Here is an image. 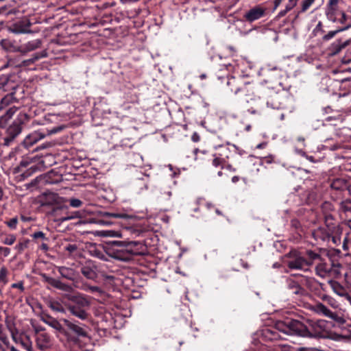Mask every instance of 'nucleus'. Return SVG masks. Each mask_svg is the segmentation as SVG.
<instances>
[{
    "instance_id": "nucleus-1",
    "label": "nucleus",
    "mask_w": 351,
    "mask_h": 351,
    "mask_svg": "<svg viewBox=\"0 0 351 351\" xmlns=\"http://www.w3.org/2000/svg\"><path fill=\"white\" fill-rule=\"evenodd\" d=\"M339 0H329L326 9V15L327 19L332 23H338L343 25L342 28L348 29L351 27V16L340 10L338 6Z\"/></svg>"
},
{
    "instance_id": "nucleus-2",
    "label": "nucleus",
    "mask_w": 351,
    "mask_h": 351,
    "mask_svg": "<svg viewBox=\"0 0 351 351\" xmlns=\"http://www.w3.org/2000/svg\"><path fill=\"white\" fill-rule=\"evenodd\" d=\"M276 328L281 332L289 335L310 337L311 332L306 326L298 320L292 319L286 322H278Z\"/></svg>"
},
{
    "instance_id": "nucleus-3",
    "label": "nucleus",
    "mask_w": 351,
    "mask_h": 351,
    "mask_svg": "<svg viewBox=\"0 0 351 351\" xmlns=\"http://www.w3.org/2000/svg\"><path fill=\"white\" fill-rule=\"evenodd\" d=\"M117 246L123 247L117 252L115 258L121 261H128L132 256L143 254V245L139 241L125 242L121 241H114Z\"/></svg>"
},
{
    "instance_id": "nucleus-4",
    "label": "nucleus",
    "mask_w": 351,
    "mask_h": 351,
    "mask_svg": "<svg viewBox=\"0 0 351 351\" xmlns=\"http://www.w3.org/2000/svg\"><path fill=\"white\" fill-rule=\"evenodd\" d=\"M342 265L338 262L326 263L322 258L315 267L316 274L322 278H338L341 275Z\"/></svg>"
},
{
    "instance_id": "nucleus-5",
    "label": "nucleus",
    "mask_w": 351,
    "mask_h": 351,
    "mask_svg": "<svg viewBox=\"0 0 351 351\" xmlns=\"http://www.w3.org/2000/svg\"><path fill=\"white\" fill-rule=\"evenodd\" d=\"M63 128V126H58L54 127L51 130H47V131H34L26 136V137L23 140V144L25 147L29 148L35 143H36L38 141L45 138L47 135H51L58 133L62 131Z\"/></svg>"
},
{
    "instance_id": "nucleus-6",
    "label": "nucleus",
    "mask_w": 351,
    "mask_h": 351,
    "mask_svg": "<svg viewBox=\"0 0 351 351\" xmlns=\"http://www.w3.org/2000/svg\"><path fill=\"white\" fill-rule=\"evenodd\" d=\"M288 260L286 261L287 267L291 269L307 271L308 267L306 258L302 254L293 250L287 254Z\"/></svg>"
},
{
    "instance_id": "nucleus-7",
    "label": "nucleus",
    "mask_w": 351,
    "mask_h": 351,
    "mask_svg": "<svg viewBox=\"0 0 351 351\" xmlns=\"http://www.w3.org/2000/svg\"><path fill=\"white\" fill-rule=\"evenodd\" d=\"M309 309L316 314L327 317L339 324H343L345 319L337 313L331 311L326 306L320 302H317L309 306Z\"/></svg>"
},
{
    "instance_id": "nucleus-8",
    "label": "nucleus",
    "mask_w": 351,
    "mask_h": 351,
    "mask_svg": "<svg viewBox=\"0 0 351 351\" xmlns=\"http://www.w3.org/2000/svg\"><path fill=\"white\" fill-rule=\"evenodd\" d=\"M309 326L311 335L323 336L325 333L329 332L332 323L324 319H318L310 321Z\"/></svg>"
},
{
    "instance_id": "nucleus-9",
    "label": "nucleus",
    "mask_w": 351,
    "mask_h": 351,
    "mask_svg": "<svg viewBox=\"0 0 351 351\" xmlns=\"http://www.w3.org/2000/svg\"><path fill=\"white\" fill-rule=\"evenodd\" d=\"M21 131L22 127L12 123L6 130L5 135L3 138V144L6 146L10 145L15 138L21 134Z\"/></svg>"
},
{
    "instance_id": "nucleus-10",
    "label": "nucleus",
    "mask_w": 351,
    "mask_h": 351,
    "mask_svg": "<svg viewBox=\"0 0 351 351\" xmlns=\"http://www.w3.org/2000/svg\"><path fill=\"white\" fill-rule=\"evenodd\" d=\"M31 26L30 22L28 21H19L12 24L9 30L14 34H26L30 33L32 31L29 29Z\"/></svg>"
},
{
    "instance_id": "nucleus-11",
    "label": "nucleus",
    "mask_w": 351,
    "mask_h": 351,
    "mask_svg": "<svg viewBox=\"0 0 351 351\" xmlns=\"http://www.w3.org/2000/svg\"><path fill=\"white\" fill-rule=\"evenodd\" d=\"M265 13V8L261 6H255L245 12L244 18L249 22H253L263 17Z\"/></svg>"
},
{
    "instance_id": "nucleus-12",
    "label": "nucleus",
    "mask_w": 351,
    "mask_h": 351,
    "mask_svg": "<svg viewBox=\"0 0 351 351\" xmlns=\"http://www.w3.org/2000/svg\"><path fill=\"white\" fill-rule=\"evenodd\" d=\"M328 284L335 293L340 297L344 298L348 301H351V295L341 284L335 280H329Z\"/></svg>"
},
{
    "instance_id": "nucleus-13",
    "label": "nucleus",
    "mask_w": 351,
    "mask_h": 351,
    "mask_svg": "<svg viewBox=\"0 0 351 351\" xmlns=\"http://www.w3.org/2000/svg\"><path fill=\"white\" fill-rule=\"evenodd\" d=\"M314 239L317 241L330 243V234L325 228H318L312 233Z\"/></svg>"
},
{
    "instance_id": "nucleus-14",
    "label": "nucleus",
    "mask_w": 351,
    "mask_h": 351,
    "mask_svg": "<svg viewBox=\"0 0 351 351\" xmlns=\"http://www.w3.org/2000/svg\"><path fill=\"white\" fill-rule=\"evenodd\" d=\"M95 266L93 263L91 261H87L86 263L82 267L81 272L88 279L93 280L96 278L97 274L95 272Z\"/></svg>"
},
{
    "instance_id": "nucleus-15",
    "label": "nucleus",
    "mask_w": 351,
    "mask_h": 351,
    "mask_svg": "<svg viewBox=\"0 0 351 351\" xmlns=\"http://www.w3.org/2000/svg\"><path fill=\"white\" fill-rule=\"evenodd\" d=\"M42 42L40 39H35L26 43L19 47V51L21 53H27L40 47Z\"/></svg>"
},
{
    "instance_id": "nucleus-16",
    "label": "nucleus",
    "mask_w": 351,
    "mask_h": 351,
    "mask_svg": "<svg viewBox=\"0 0 351 351\" xmlns=\"http://www.w3.org/2000/svg\"><path fill=\"white\" fill-rule=\"evenodd\" d=\"M47 282L52 287L65 292H71L73 288L71 285L64 283L58 279L47 278Z\"/></svg>"
},
{
    "instance_id": "nucleus-17",
    "label": "nucleus",
    "mask_w": 351,
    "mask_h": 351,
    "mask_svg": "<svg viewBox=\"0 0 351 351\" xmlns=\"http://www.w3.org/2000/svg\"><path fill=\"white\" fill-rule=\"evenodd\" d=\"M58 271L62 278L67 280L74 281L77 278L76 271L72 268L61 266L58 267Z\"/></svg>"
},
{
    "instance_id": "nucleus-18",
    "label": "nucleus",
    "mask_w": 351,
    "mask_h": 351,
    "mask_svg": "<svg viewBox=\"0 0 351 351\" xmlns=\"http://www.w3.org/2000/svg\"><path fill=\"white\" fill-rule=\"evenodd\" d=\"M62 320L70 330L78 336L86 337L87 335L86 331L81 326L73 323L66 319H62Z\"/></svg>"
},
{
    "instance_id": "nucleus-19",
    "label": "nucleus",
    "mask_w": 351,
    "mask_h": 351,
    "mask_svg": "<svg viewBox=\"0 0 351 351\" xmlns=\"http://www.w3.org/2000/svg\"><path fill=\"white\" fill-rule=\"evenodd\" d=\"M41 320L45 323L46 324L49 325L51 328H54L55 330L58 331H62V326L60 324V323L55 318L52 317L51 316L44 314L41 317Z\"/></svg>"
},
{
    "instance_id": "nucleus-20",
    "label": "nucleus",
    "mask_w": 351,
    "mask_h": 351,
    "mask_svg": "<svg viewBox=\"0 0 351 351\" xmlns=\"http://www.w3.org/2000/svg\"><path fill=\"white\" fill-rule=\"evenodd\" d=\"M69 299L74 303L73 305H76L83 308L88 307L90 305L89 301L82 294L72 295Z\"/></svg>"
},
{
    "instance_id": "nucleus-21",
    "label": "nucleus",
    "mask_w": 351,
    "mask_h": 351,
    "mask_svg": "<svg viewBox=\"0 0 351 351\" xmlns=\"http://www.w3.org/2000/svg\"><path fill=\"white\" fill-rule=\"evenodd\" d=\"M306 257H305V258H306L308 268L310 266H311L312 265H313L314 263L317 264V263L321 261L322 258V256H320V254H319L318 253H316L312 250L306 251Z\"/></svg>"
},
{
    "instance_id": "nucleus-22",
    "label": "nucleus",
    "mask_w": 351,
    "mask_h": 351,
    "mask_svg": "<svg viewBox=\"0 0 351 351\" xmlns=\"http://www.w3.org/2000/svg\"><path fill=\"white\" fill-rule=\"evenodd\" d=\"M350 44V40L342 43L340 40L334 42L330 47L329 50L332 55L338 54L343 49Z\"/></svg>"
},
{
    "instance_id": "nucleus-23",
    "label": "nucleus",
    "mask_w": 351,
    "mask_h": 351,
    "mask_svg": "<svg viewBox=\"0 0 351 351\" xmlns=\"http://www.w3.org/2000/svg\"><path fill=\"white\" fill-rule=\"evenodd\" d=\"M69 310L72 315L80 319L84 320L88 317V313L86 312L84 308L77 306L76 305H69Z\"/></svg>"
},
{
    "instance_id": "nucleus-24",
    "label": "nucleus",
    "mask_w": 351,
    "mask_h": 351,
    "mask_svg": "<svg viewBox=\"0 0 351 351\" xmlns=\"http://www.w3.org/2000/svg\"><path fill=\"white\" fill-rule=\"evenodd\" d=\"M171 196V190L169 186L164 185L160 188L159 195H158V201L163 202L170 199Z\"/></svg>"
},
{
    "instance_id": "nucleus-25",
    "label": "nucleus",
    "mask_w": 351,
    "mask_h": 351,
    "mask_svg": "<svg viewBox=\"0 0 351 351\" xmlns=\"http://www.w3.org/2000/svg\"><path fill=\"white\" fill-rule=\"evenodd\" d=\"M12 339L16 343H20L22 347L27 351H33L32 342L28 335L21 337L19 340L12 335Z\"/></svg>"
},
{
    "instance_id": "nucleus-26",
    "label": "nucleus",
    "mask_w": 351,
    "mask_h": 351,
    "mask_svg": "<svg viewBox=\"0 0 351 351\" xmlns=\"http://www.w3.org/2000/svg\"><path fill=\"white\" fill-rule=\"evenodd\" d=\"M14 88L13 83L8 77L4 75H0V91H10Z\"/></svg>"
},
{
    "instance_id": "nucleus-27",
    "label": "nucleus",
    "mask_w": 351,
    "mask_h": 351,
    "mask_svg": "<svg viewBox=\"0 0 351 351\" xmlns=\"http://www.w3.org/2000/svg\"><path fill=\"white\" fill-rule=\"evenodd\" d=\"M49 343V336L47 333L39 334L36 338V344L39 349L44 350Z\"/></svg>"
},
{
    "instance_id": "nucleus-28",
    "label": "nucleus",
    "mask_w": 351,
    "mask_h": 351,
    "mask_svg": "<svg viewBox=\"0 0 351 351\" xmlns=\"http://www.w3.org/2000/svg\"><path fill=\"white\" fill-rule=\"evenodd\" d=\"M31 117L27 112L21 111L17 114V117L13 123L21 127L22 125H25L28 123Z\"/></svg>"
},
{
    "instance_id": "nucleus-29",
    "label": "nucleus",
    "mask_w": 351,
    "mask_h": 351,
    "mask_svg": "<svg viewBox=\"0 0 351 351\" xmlns=\"http://www.w3.org/2000/svg\"><path fill=\"white\" fill-rule=\"evenodd\" d=\"M16 110V107H11L6 111L5 114L0 117V127L5 126L7 121L15 114Z\"/></svg>"
},
{
    "instance_id": "nucleus-30",
    "label": "nucleus",
    "mask_w": 351,
    "mask_h": 351,
    "mask_svg": "<svg viewBox=\"0 0 351 351\" xmlns=\"http://www.w3.org/2000/svg\"><path fill=\"white\" fill-rule=\"evenodd\" d=\"M16 98L14 96V93H10L3 97L0 101V110H3L8 107L9 105L15 102Z\"/></svg>"
},
{
    "instance_id": "nucleus-31",
    "label": "nucleus",
    "mask_w": 351,
    "mask_h": 351,
    "mask_svg": "<svg viewBox=\"0 0 351 351\" xmlns=\"http://www.w3.org/2000/svg\"><path fill=\"white\" fill-rule=\"evenodd\" d=\"M339 210L346 215H351V200L346 199L339 203Z\"/></svg>"
},
{
    "instance_id": "nucleus-32",
    "label": "nucleus",
    "mask_w": 351,
    "mask_h": 351,
    "mask_svg": "<svg viewBox=\"0 0 351 351\" xmlns=\"http://www.w3.org/2000/svg\"><path fill=\"white\" fill-rule=\"evenodd\" d=\"M64 250L66 251L70 256H77L80 254L79 246L76 243H69L64 247Z\"/></svg>"
},
{
    "instance_id": "nucleus-33",
    "label": "nucleus",
    "mask_w": 351,
    "mask_h": 351,
    "mask_svg": "<svg viewBox=\"0 0 351 351\" xmlns=\"http://www.w3.org/2000/svg\"><path fill=\"white\" fill-rule=\"evenodd\" d=\"M49 307L53 311L59 313H65V309L62 304L58 301H50L48 304Z\"/></svg>"
},
{
    "instance_id": "nucleus-34",
    "label": "nucleus",
    "mask_w": 351,
    "mask_h": 351,
    "mask_svg": "<svg viewBox=\"0 0 351 351\" xmlns=\"http://www.w3.org/2000/svg\"><path fill=\"white\" fill-rule=\"evenodd\" d=\"M346 30V29L341 27L334 31H330L322 37V40L324 41H328L330 39L333 38L338 33Z\"/></svg>"
},
{
    "instance_id": "nucleus-35",
    "label": "nucleus",
    "mask_w": 351,
    "mask_h": 351,
    "mask_svg": "<svg viewBox=\"0 0 351 351\" xmlns=\"http://www.w3.org/2000/svg\"><path fill=\"white\" fill-rule=\"evenodd\" d=\"M104 217H113V218H119V219H127L128 217L127 214L125 213H110V212H104L102 214Z\"/></svg>"
},
{
    "instance_id": "nucleus-36",
    "label": "nucleus",
    "mask_w": 351,
    "mask_h": 351,
    "mask_svg": "<svg viewBox=\"0 0 351 351\" xmlns=\"http://www.w3.org/2000/svg\"><path fill=\"white\" fill-rule=\"evenodd\" d=\"M321 299L323 301L326 302L330 306H332L334 308H337L338 307V304L336 300L330 295H323L321 297Z\"/></svg>"
},
{
    "instance_id": "nucleus-37",
    "label": "nucleus",
    "mask_w": 351,
    "mask_h": 351,
    "mask_svg": "<svg viewBox=\"0 0 351 351\" xmlns=\"http://www.w3.org/2000/svg\"><path fill=\"white\" fill-rule=\"evenodd\" d=\"M8 270L6 267H2L0 269V283H3V285H5L8 283Z\"/></svg>"
},
{
    "instance_id": "nucleus-38",
    "label": "nucleus",
    "mask_w": 351,
    "mask_h": 351,
    "mask_svg": "<svg viewBox=\"0 0 351 351\" xmlns=\"http://www.w3.org/2000/svg\"><path fill=\"white\" fill-rule=\"evenodd\" d=\"M251 87V84L250 83H247L245 84H243L241 86L237 87L235 88H233V87H231V91L233 92L234 94H238L239 92H246L249 90V88Z\"/></svg>"
},
{
    "instance_id": "nucleus-39",
    "label": "nucleus",
    "mask_w": 351,
    "mask_h": 351,
    "mask_svg": "<svg viewBox=\"0 0 351 351\" xmlns=\"http://www.w3.org/2000/svg\"><path fill=\"white\" fill-rule=\"evenodd\" d=\"M343 249L345 251L351 250V233L348 234L343 239Z\"/></svg>"
},
{
    "instance_id": "nucleus-40",
    "label": "nucleus",
    "mask_w": 351,
    "mask_h": 351,
    "mask_svg": "<svg viewBox=\"0 0 351 351\" xmlns=\"http://www.w3.org/2000/svg\"><path fill=\"white\" fill-rule=\"evenodd\" d=\"M315 0H302L301 3V12H305L313 5Z\"/></svg>"
},
{
    "instance_id": "nucleus-41",
    "label": "nucleus",
    "mask_w": 351,
    "mask_h": 351,
    "mask_svg": "<svg viewBox=\"0 0 351 351\" xmlns=\"http://www.w3.org/2000/svg\"><path fill=\"white\" fill-rule=\"evenodd\" d=\"M224 160L223 158H221L219 157H215L213 160V165L215 167H220L221 169L223 168Z\"/></svg>"
},
{
    "instance_id": "nucleus-42",
    "label": "nucleus",
    "mask_w": 351,
    "mask_h": 351,
    "mask_svg": "<svg viewBox=\"0 0 351 351\" xmlns=\"http://www.w3.org/2000/svg\"><path fill=\"white\" fill-rule=\"evenodd\" d=\"M344 184L340 180H335L331 184V187L336 190H340L343 188Z\"/></svg>"
},
{
    "instance_id": "nucleus-43",
    "label": "nucleus",
    "mask_w": 351,
    "mask_h": 351,
    "mask_svg": "<svg viewBox=\"0 0 351 351\" xmlns=\"http://www.w3.org/2000/svg\"><path fill=\"white\" fill-rule=\"evenodd\" d=\"M16 241V237L13 234L9 235L8 237H6L3 243L5 245H12Z\"/></svg>"
},
{
    "instance_id": "nucleus-44",
    "label": "nucleus",
    "mask_w": 351,
    "mask_h": 351,
    "mask_svg": "<svg viewBox=\"0 0 351 351\" xmlns=\"http://www.w3.org/2000/svg\"><path fill=\"white\" fill-rule=\"evenodd\" d=\"M280 71L277 67H274L269 71L268 76L276 78L277 77L280 75Z\"/></svg>"
},
{
    "instance_id": "nucleus-45",
    "label": "nucleus",
    "mask_w": 351,
    "mask_h": 351,
    "mask_svg": "<svg viewBox=\"0 0 351 351\" xmlns=\"http://www.w3.org/2000/svg\"><path fill=\"white\" fill-rule=\"evenodd\" d=\"M17 223H18L17 218L14 217V218L10 219L8 221H7L6 224L11 229H16Z\"/></svg>"
},
{
    "instance_id": "nucleus-46",
    "label": "nucleus",
    "mask_w": 351,
    "mask_h": 351,
    "mask_svg": "<svg viewBox=\"0 0 351 351\" xmlns=\"http://www.w3.org/2000/svg\"><path fill=\"white\" fill-rule=\"evenodd\" d=\"M293 284H294L295 289H292L293 293L297 294V295L303 294V293L304 291V289L297 282H293Z\"/></svg>"
},
{
    "instance_id": "nucleus-47",
    "label": "nucleus",
    "mask_w": 351,
    "mask_h": 351,
    "mask_svg": "<svg viewBox=\"0 0 351 351\" xmlns=\"http://www.w3.org/2000/svg\"><path fill=\"white\" fill-rule=\"evenodd\" d=\"M82 202L79 199H71L70 206L73 208H79L82 206Z\"/></svg>"
},
{
    "instance_id": "nucleus-48",
    "label": "nucleus",
    "mask_w": 351,
    "mask_h": 351,
    "mask_svg": "<svg viewBox=\"0 0 351 351\" xmlns=\"http://www.w3.org/2000/svg\"><path fill=\"white\" fill-rule=\"evenodd\" d=\"M298 1V0H288L285 5L287 10H291L297 5Z\"/></svg>"
},
{
    "instance_id": "nucleus-49",
    "label": "nucleus",
    "mask_w": 351,
    "mask_h": 351,
    "mask_svg": "<svg viewBox=\"0 0 351 351\" xmlns=\"http://www.w3.org/2000/svg\"><path fill=\"white\" fill-rule=\"evenodd\" d=\"M32 237L34 239H41L43 240H47V238H46L45 234L42 231H38L35 232Z\"/></svg>"
},
{
    "instance_id": "nucleus-50",
    "label": "nucleus",
    "mask_w": 351,
    "mask_h": 351,
    "mask_svg": "<svg viewBox=\"0 0 351 351\" xmlns=\"http://www.w3.org/2000/svg\"><path fill=\"white\" fill-rule=\"evenodd\" d=\"M27 245H28V241H25L24 242L19 243V244H17L16 245L15 247L19 252H22L23 250H24L25 248L27 247Z\"/></svg>"
},
{
    "instance_id": "nucleus-51",
    "label": "nucleus",
    "mask_w": 351,
    "mask_h": 351,
    "mask_svg": "<svg viewBox=\"0 0 351 351\" xmlns=\"http://www.w3.org/2000/svg\"><path fill=\"white\" fill-rule=\"evenodd\" d=\"M94 255L97 257L98 258L101 259V260H103V261H107V256L106 255L101 252V251H99V250H95V252H94Z\"/></svg>"
},
{
    "instance_id": "nucleus-52",
    "label": "nucleus",
    "mask_w": 351,
    "mask_h": 351,
    "mask_svg": "<svg viewBox=\"0 0 351 351\" xmlns=\"http://www.w3.org/2000/svg\"><path fill=\"white\" fill-rule=\"evenodd\" d=\"M0 253L2 254L4 257H7L10 254V249L0 246Z\"/></svg>"
},
{
    "instance_id": "nucleus-53",
    "label": "nucleus",
    "mask_w": 351,
    "mask_h": 351,
    "mask_svg": "<svg viewBox=\"0 0 351 351\" xmlns=\"http://www.w3.org/2000/svg\"><path fill=\"white\" fill-rule=\"evenodd\" d=\"M0 342H1V343L7 348L9 347L10 342L7 337L2 335L0 336Z\"/></svg>"
},
{
    "instance_id": "nucleus-54",
    "label": "nucleus",
    "mask_w": 351,
    "mask_h": 351,
    "mask_svg": "<svg viewBox=\"0 0 351 351\" xmlns=\"http://www.w3.org/2000/svg\"><path fill=\"white\" fill-rule=\"evenodd\" d=\"M11 287L19 289L21 291H24L23 282L22 281L17 283H13L11 285Z\"/></svg>"
},
{
    "instance_id": "nucleus-55",
    "label": "nucleus",
    "mask_w": 351,
    "mask_h": 351,
    "mask_svg": "<svg viewBox=\"0 0 351 351\" xmlns=\"http://www.w3.org/2000/svg\"><path fill=\"white\" fill-rule=\"evenodd\" d=\"M45 56L46 55L44 53H42L40 55L36 53V54L33 55L32 58H31L30 59L32 60V62L34 63L36 61H37L38 60H39L40 58L45 57Z\"/></svg>"
},
{
    "instance_id": "nucleus-56",
    "label": "nucleus",
    "mask_w": 351,
    "mask_h": 351,
    "mask_svg": "<svg viewBox=\"0 0 351 351\" xmlns=\"http://www.w3.org/2000/svg\"><path fill=\"white\" fill-rule=\"evenodd\" d=\"M106 235L112 237H121V234L117 231H108Z\"/></svg>"
},
{
    "instance_id": "nucleus-57",
    "label": "nucleus",
    "mask_w": 351,
    "mask_h": 351,
    "mask_svg": "<svg viewBox=\"0 0 351 351\" xmlns=\"http://www.w3.org/2000/svg\"><path fill=\"white\" fill-rule=\"evenodd\" d=\"M297 351H319V349L315 348L301 347L298 348Z\"/></svg>"
},
{
    "instance_id": "nucleus-58",
    "label": "nucleus",
    "mask_w": 351,
    "mask_h": 351,
    "mask_svg": "<svg viewBox=\"0 0 351 351\" xmlns=\"http://www.w3.org/2000/svg\"><path fill=\"white\" fill-rule=\"evenodd\" d=\"M49 197H51V198L53 199V200L54 201L55 203L59 204L60 202V197L57 194L51 193L49 195Z\"/></svg>"
},
{
    "instance_id": "nucleus-59",
    "label": "nucleus",
    "mask_w": 351,
    "mask_h": 351,
    "mask_svg": "<svg viewBox=\"0 0 351 351\" xmlns=\"http://www.w3.org/2000/svg\"><path fill=\"white\" fill-rule=\"evenodd\" d=\"M330 242L335 245H337L340 243V239L338 237L330 235Z\"/></svg>"
},
{
    "instance_id": "nucleus-60",
    "label": "nucleus",
    "mask_w": 351,
    "mask_h": 351,
    "mask_svg": "<svg viewBox=\"0 0 351 351\" xmlns=\"http://www.w3.org/2000/svg\"><path fill=\"white\" fill-rule=\"evenodd\" d=\"M227 84L230 86H234L237 84V80L234 77H231L228 80Z\"/></svg>"
},
{
    "instance_id": "nucleus-61",
    "label": "nucleus",
    "mask_w": 351,
    "mask_h": 351,
    "mask_svg": "<svg viewBox=\"0 0 351 351\" xmlns=\"http://www.w3.org/2000/svg\"><path fill=\"white\" fill-rule=\"evenodd\" d=\"M315 30L320 31L322 32H324V31L322 29V23L321 21H319L318 23L316 25V27Z\"/></svg>"
},
{
    "instance_id": "nucleus-62",
    "label": "nucleus",
    "mask_w": 351,
    "mask_h": 351,
    "mask_svg": "<svg viewBox=\"0 0 351 351\" xmlns=\"http://www.w3.org/2000/svg\"><path fill=\"white\" fill-rule=\"evenodd\" d=\"M192 140L194 142L199 141V136L197 134H196V133L193 134V136H192Z\"/></svg>"
},
{
    "instance_id": "nucleus-63",
    "label": "nucleus",
    "mask_w": 351,
    "mask_h": 351,
    "mask_svg": "<svg viewBox=\"0 0 351 351\" xmlns=\"http://www.w3.org/2000/svg\"><path fill=\"white\" fill-rule=\"evenodd\" d=\"M31 64H33V62H32V60L30 58L23 61V64L25 66H29Z\"/></svg>"
},
{
    "instance_id": "nucleus-64",
    "label": "nucleus",
    "mask_w": 351,
    "mask_h": 351,
    "mask_svg": "<svg viewBox=\"0 0 351 351\" xmlns=\"http://www.w3.org/2000/svg\"><path fill=\"white\" fill-rule=\"evenodd\" d=\"M288 12H289V10H287V9L285 8V10H281L279 14H278V16H285Z\"/></svg>"
}]
</instances>
